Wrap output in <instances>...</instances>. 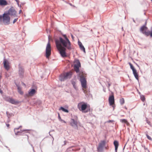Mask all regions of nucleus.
I'll list each match as a JSON object with an SVG mask.
<instances>
[{
	"mask_svg": "<svg viewBox=\"0 0 152 152\" xmlns=\"http://www.w3.org/2000/svg\"><path fill=\"white\" fill-rule=\"evenodd\" d=\"M112 122V121H111V120H109V121H107V122H108V123H109V122Z\"/></svg>",
	"mask_w": 152,
	"mask_h": 152,
	"instance_id": "e433bc0d",
	"label": "nucleus"
},
{
	"mask_svg": "<svg viewBox=\"0 0 152 152\" xmlns=\"http://www.w3.org/2000/svg\"><path fill=\"white\" fill-rule=\"evenodd\" d=\"M88 106L87 104L83 102H81L79 103L77 105V107L79 110L83 113L88 112Z\"/></svg>",
	"mask_w": 152,
	"mask_h": 152,
	"instance_id": "20e7f679",
	"label": "nucleus"
},
{
	"mask_svg": "<svg viewBox=\"0 0 152 152\" xmlns=\"http://www.w3.org/2000/svg\"><path fill=\"white\" fill-rule=\"evenodd\" d=\"M120 121L122 123H125L127 125H129V123L126 119H121L120 120Z\"/></svg>",
	"mask_w": 152,
	"mask_h": 152,
	"instance_id": "412c9836",
	"label": "nucleus"
},
{
	"mask_svg": "<svg viewBox=\"0 0 152 152\" xmlns=\"http://www.w3.org/2000/svg\"><path fill=\"white\" fill-rule=\"evenodd\" d=\"M109 101L110 105H112L113 107L114 108V106L113 104L114 103V98L113 95L110 96L109 98Z\"/></svg>",
	"mask_w": 152,
	"mask_h": 152,
	"instance_id": "9d476101",
	"label": "nucleus"
},
{
	"mask_svg": "<svg viewBox=\"0 0 152 152\" xmlns=\"http://www.w3.org/2000/svg\"><path fill=\"white\" fill-rule=\"evenodd\" d=\"M8 3L5 0H0V6L4 7Z\"/></svg>",
	"mask_w": 152,
	"mask_h": 152,
	"instance_id": "a211bd4d",
	"label": "nucleus"
},
{
	"mask_svg": "<svg viewBox=\"0 0 152 152\" xmlns=\"http://www.w3.org/2000/svg\"><path fill=\"white\" fill-rule=\"evenodd\" d=\"M18 92L21 94H23V92L21 91V88L19 86H18Z\"/></svg>",
	"mask_w": 152,
	"mask_h": 152,
	"instance_id": "b1692460",
	"label": "nucleus"
},
{
	"mask_svg": "<svg viewBox=\"0 0 152 152\" xmlns=\"http://www.w3.org/2000/svg\"><path fill=\"white\" fill-rule=\"evenodd\" d=\"M150 36L151 37H152V31L151 32V33L150 32Z\"/></svg>",
	"mask_w": 152,
	"mask_h": 152,
	"instance_id": "473e14b6",
	"label": "nucleus"
},
{
	"mask_svg": "<svg viewBox=\"0 0 152 152\" xmlns=\"http://www.w3.org/2000/svg\"><path fill=\"white\" fill-rule=\"evenodd\" d=\"M120 104L121 105H122L124 103V100L123 98H122L120 99Z\"/></svg>",
	"mask_w": 152,
	"mask_h": 152,
	"instance_id": "393cba45",
	"label": "nucleus"
},
{
	"mask_svg": "<svg viewBox=\"0 0 152 152\" xmlns=\"http://www.w3.org/2000/svg\"><path fill=\"white\" fill-rule=\"evenodd\" d=\"M1 78V76L0 75V79Z\"/></svg>",
	"mask_w": 152,
	"mask_h": 152,
	"instance_id": "37998d69",
	"label": "nucleus"
},
{
	"mask_svg": "<svg viewBox=\"0 0 152 152\" xmlns=\"http://www.w3.org/2000/svg\"><path fill=\"white\" fill-rule=\"evenodd\" d=\"M7 13L9 15H10L11 16L14 17H17V12L13 7H12L9 9Z\"/></svg>",
	"mask_w": 152,
	"mask_h": 152,
	"instance_id": "1a4fd4ad",
	"label": "nucleus"
},
{
	"mask_svg": "<svg viewBox=\"0 0 152 152\" xmlns=\"http://www.w3.org/2000/svg\"><path fill=\"white\" fill-rule=\"evenodd\" d=\"M81 66V65L79 61L76 60L74 62V68L75 71L77 73L78 76L80 77V81L82 87L84 89L86 88V81L83 72H80L79 68Z\"/></svg>",
	"mask_w": 152,
	"mask_h": 152,
	"instance_id": "f03ea898",
	"label": "nucleus"
},
{
	"mask_svg": "<svg viewBox=\"0 0 152 152\" xmlns=\"http://www.w3.org/2000/svg\"><path fill=\"white\" fill-rule=\"evenodd\" d=\"M146 22H145V24L146 25Z\"/></svg>",
	"mask_w": 152,
	"mask_h": 152,
	"instance_id": "49530a36",
	"label": "nucleus"
},
{
	"mask_svg": "<svg viewBox=\"0 0 152 152\" xmlns=\"http://www.w3.org/2000/svg\"><path fill=\"white\" fill-rule=\"evenodd\" d=\"M58 118L60 121H62V119L61 118L59 113L58 114Z\"/></svg>",
	"mask_w": 152,
	"mask_h": 152,
	"instance_id": "c85d7f7f",
	"label": "nucleus"
},
{
	"mask_svg": "<svg viewBox=\"0 0 152 152\" xmlns=\"http://www.w3.org/2000/svg\"><path fill=\"white\" fill-rule=\"evenodd\" d=\"M0 93L1 94H2L3 93L2 91L0 89Z\"/></svg>",
	"mask_w": 152,
	"mask_h": 152,
	"instance_id": "72a5a7b5",
	"label": "nucleus"
},
{
	"mask_svg": "<svg viewBox=\"0 0 152 152\" xmlns=\"http://www.w3.org/2000/svg\"><path fill=\"white\" fill-rule=\"evenodd\" d=\"M36 93V91L34 89H33L30 90L28 93L26 94L27 97L31 96H33Z\"/></svg>",
	"mask_w": 152,
	"mask_h": 152,
	"instance_id": "9b49d317",
	"label": "nucleus"
},
{
	"mask_svg": "<svg viewBox=\"0 0 152 152\" xmlns=\"http://www.w3.org/2000/svg\"><path fill=\"white\" fill-rule=\"evenodd\" d=\"M51 53V47L49 42V40L46 49V56L48 58L50 56Z\"/></svg>",
	"mask_w": 152,
	"mask_h": 152,
	"instance_id": "0eeeda50",
	"label": "nucleus"
},
{
	"mask_svg": "<svg viewBox=\"0 0 152 152\" xmlns=\"http://www.w3.org/2000/svg\"><path fill=\"white\" fill-rule=\"evenodd\" d=\"M129 64L130 66L131 69L132 70V71L135 69L134 68V66H133L130 63H129Z\"/></svg>",
	"mask_w": 152,
	"mask_h": 152,
	"instance_id": "a878e982",
	"label": "nucleus"
},
{
	"mask_svg": "<svg viewBox=\"0 0 152 152\" xmlns=\"http://www.w3.org/2000/svg\"><path fill=\"white\" fill-rule=\"evenodd\" d=\"M146 136L148 139L151 140H152V138L149 135H148L147 134H146Z\"/></svg>",
	"mask_w": 152,
	"mask_h": 152,
	"instance_id": "cd10ccee",
	"label": "nucleus"
},
{
	"mask_svg": "<svg viewBox=\"0 0 152 152\" xmlns=\"http://www.w3.org/2000/svg\"><path fill=\"white\" fill-rule=\"evenodd\" d=\"M7 100L10 103L14 104H16L19 103V102L18 101L12 98H8Z\"/></svg>",
	"mask_w": 152,
	"mask_h": 152,
	"instance_id": "4468645a",
	"label": "nucleus"
},
{
	"mask_svg": "<svg viewBox=\"0 0 152 152\" xmlns=\"http://www.w3.org/2000/svg\"><path fill=\"white\" fill-rule=\"evenodd\" d=\"M108 87H110V84L109 83H108Z\"/></svg>",
	"mask_w": 152,
	"mask_h": 152,
	"instance_id": "4c0bfd02",
	"label": "nucleus"
},
{
	"mask_svg": "<svg viewBox=\"0 0 152 152\" xmlns=\"http://www.w3.org/2000/svg\"><path fill=\"white\" fill-rule=\"evenodd\" d=\"M59 110H61L63 111H64L65 112H66V113H68L69 112V111L65 109V108H63V107H60V108L59 109Z\"/></svg>",
	"mask_w": 152,
	"mask_h": 152,
	"instance_id": "5701e85b",
	"label": "nucleus"
},
{
	"mask_svg": "<svg viewBox=\"0 0 152 152\" xmlns=\"http://www.w3.org/2000/svg\"><path fill=\"white\" fill-rule=\"evenodd\" d=\"M4 65L5 69L7 70H8L10 68L9 64L8 61L4 59Z\"/></svg>",
	"mask_w": 152,
	"mask_h": 152,
	"instance_id": "2eb2a0df",
	"label": "nucleus"
},
{
	"mask_svg": "<svg viewBox=\"0 0 152 152\" xmlns=\"http://www.w3.org/2000/svg\"><path fill=\"white\" fill-rule=\"evenodd\" d=\"M140 98L141 99V100L142 101H144L145 99V97H144V96L143 95H141L140 96Z\"/></svg>",
	"mask_w": 152,
	"mask_h": 152,
	"instance_id": "bb28decb",
	"label": "nucleus"
},
{
	"mask_svg": "<svg viewBox=\"0 0 152 152\" xmlns=\"http://www.w3.org/2000/svg\"><path fill=\"white\" fill-rule=\"evenodd\" d=\"M21 11H21V10H20V11H19V14H20V13H21Z\"/></svg>",
	"mask_w": 152,
	"mask_h": 152,
	"instance_id": "58836bf2",
	"label": "nucleus"
},
{
	"mask_svg": "<svg viewBox=\"0 0 152 152\" xmlns=\"http://www.w3.org/2000/svg\"><path fill=\"white\" fill-rule=\"evenodd\" d=\"M7 127H9V124H7Z\"/></svg>",
	"mask_w": 152,
	"mask_h": 152,
	"instance_id": "ea45409f",
	"label": "nucleus"
},
{
	"mask_svg": "<svg viewBox=\"0 0 152 152\" xmlns=\"http://www.w3.org/2000/svg\"><path fill=\"white\" fill-rule=\"evenodd\" d=\"M66 144V141H64V145H65Z\"/></svg>",
	"mask_w": 152,
	"mask_h": 152,
	"instance_id": "79ce46f5",
	"label": "nucleus"
},
{
	"mask_svg": "<svg viewBox=\"0 0 152 152\" xmlns=\"http://www.w3.org/2000/svg\"><path fill=\"white\" fill-rule=\"evenodd\" d=\"M83 91L84 93H86V90H84L83 89Z\"/></svg>",
	"mask_w": 152,
	"mask_h": 152,
	"instance_id": "c9c22d12",
	"label": "nucleus"
},
{
	"mask_svg": "<svg viewBox=\"0 0 152 152\" xmlns=\"http://www.w3.org/2000/svg\"><path fill=\"white\" fill-rule=\"evenodd\" d=\"M17 20H18V18L15 19L13 21V23H14L15 22H16L17 21Z\"/></svg>",
	"mask_w": 152,
	"mask_h": 152,
	"instance_id": "c756f323",
	"label": "nucleus"
},
{
	"mask_svg": "<svg viewBox=\"0 0 152 152\" xmlns=\"http://www.w3.org/2000/svg\"><path fill=\"white\" fill-rule=\"evenodd\" d=\"M133 74L136 78V79L138 80H139V77L138 75L137 72L136 70L135 69L132 71Z\"/></svg>",
	"mask_w": 152,
	"mask_h": 152,
	"instance_id": "6ab92c4d",
	"label": "nucleus"
},
{
	"mask_svg": "<svg viewBox=\"0 0 152 152\" xmlns=\"http://www.w3.org/2000/svg\"><path fill=\"white\" fill-rule=\"evenodd\" d=\"M63 38L60 37L59 39L56 40L55 42L56 47L61 56L63 57L66 56L65 52L66 48L70 49L71 43L69 39L65 34L63 35Z\"/></svg>",
	"mask_w": 152,
	"mask_h": 152,
	"instance_id": "f257e3e1",
	"label": "nucleus"
},
{
	"mask_svg": "<svg viewBox=\"0 0 152 152\" xmlns=\"http://www.w3.org/2000/svg\"><path fill=\"white\" fill-rule=\"evenodd\" d=\"M105 149H107V148L106 147H105Z\"/></svg>",
	"mask_w": 152,
	"mask_h": 152,
	"instance_id": "c03bdc74",
	"label": "nucleus"
},
{
	"mask_svg": "<svg viewBox=\"0 0 152 152\" xmlns=\"http://www.w3.org/2000/svg\"><path fill=\"white\" fill-rule=\"evenodd\" d=\"M148 28L144 25L142 26L140 28V31L142 34L146 36H148L150 34V31L148 30Z\"/></svg>",
	"mask_w": 152,
	"mask_h": 152,
	"instance_id": "423d86ee",
	"label": "nucleus"
},
{
	"mask_svg": "<svg viewBox=\"0 0 152 152\" xmlns=\"http://www.w3.org/2000/svg\"><path fill=\"white\" fill-rule=\"evenodd\" d=\"M10 18L8 13L5 12L2 15H0V24L3 22L5 25H8L10 23Z\"/></svg>",
	"mask_w": 152,
	"mask_h": 152,
	"instance_id": "7ed1b4c3",
	"label": "nucleus"
},
{
	"mask_svg": "<svg viewBox=\"0 0 152 152\" xmlns=\"http://www.w3.org/2000/svg\"><path fill=\"white\" fill-rule=\"evenodd\" d=\"M114 145L115 147V152H117L119 143L118 141L115 140L114 142Z\"/></svg>",
	"mask_w": 152,
	"mask_h": 152,
	"instance_id": "aec40b11",
	"label": "nucleus"
},
{
	"mask_svg": "<svg viewBox=\"0 0 152 152\" xmlns=\"http://www.w3.org/2000/svg\"><path fill=\"white\" fill-rule=\"evenodd\" d=\"M70 124L73 127L77 128V122L73 119H71L70 121Z\"/></svg>",
	"mask_w": 152,
	"mask_h": 152,
	"instance_id": "f8f14e48",
	"label": "nucleus"
},
{
	"mask_svg": "<svg viewBox=\"0 0 152 152\" xmlns=\"http://www.w3.org/2000/svg\"><path fill=\"white\" fill-rule=\"evenodd\" d=\"M18 129L17 128H15L14 129V132H15V134L16 135H20V133H22L23 132L25 131H27L29 130H20V131H18L17 130Z\"/></svg>",
	"mask_w": 152,
	"mask_h": 152,
	"instance_id": "ddd939ff",
	"label": "nucleus"
},
{
	"mask_svg": "<svg viewBox=\"0 0 152 152\" xmlns=\"http://www.w3.org/2000/svg\"><path fill=\"white\" fill-rule=\"evenodd\" d=\"M106 141L105 140H102L99 143L97 149L98 151L102 152L103 151V148L105 146Z\"/></svg>",
	"mask_w": 152,
	"mask_h": 152,
	"instance_id": "6e6552de",
	"label": "nucleus"
},
{
	"mask_svg": "<svg viewBox=\"0 0 152 152\" xmlns=\"http://www.w3.org/2000/svg\"><path fill=\"white\" fill-rule=\"evenodd\" d=\"M72 83L74 88L75 90H77V88L76 85V81H75L73 80L72 81Z\"/></svg>",
	"mask_w": 152,
	"mask_h": 152,
	"instance_id": "4be33fe9",
	"label": "nucleus"
},
{
	"mask_svg": "<svg viewBox=\"0 0 152 152\" xmlns=\"http://www.w3.org/2000/svg\"><path fill=\"white\" fill-rule=\"evenodd\" d=\"M23 85H25V84H24V83H23Z\"/></svg>",
	"mask_w": 152,
	"mask_h": 152,
	"instance_id": "a18cd8bd",
	"label": "nucleus"
},
{
	"mask_svg": "<svg viewBox=\"0 0 152 152\" xmlns=\"http://www.w3.org/2000/svg\"><path fill=\"white\" fill-rule=\"evenodd\" d=\"M71 37H72V38L73 39V36L72 35H71Z\"/></svg>",
	"mask_w": 152,
	"mask_h": 152,
	"instance_id": "a19ab883",
	"label": "nucleus"
},
{
	"mask_svg": "<svg viewBox=\"0 0 152 152\" xmlns=\"http://www.w3.org/2000/svg\"><path fill=\"white\" fill-rule=\"evenodd\" d=\"M78 45L79 46L80 49L83 50L85 53H86L85 49L82 43L80 41H78Z\"/></svg>",
	"mask_w": 152,
	"mask_h": 152,
	"instance_id": "f3484780",
	"label": "nucleus"
},
{
	"mask_svg": "<svg viewBox=\"0 0 152 152\" xmlns=\"http://www.w3.org/2000/svg\"><path fill=\"white\" fill-rule=\"evenodd\" d=\"M72 73L71 72H69L61 75L59 77V80L61 81H64L66 79L70 78L72 76Z\"/></svg>",
	"mask_w": 152,
	"mask_h": 152,
	"instance_id": "39448f33",
	"label": "nucleus"
},
{
	"mask_svg": "<svg viewBox=\"0 0 152 152\" xmlns=\"http://www.w3.org/2000/svg\"><path fill=\"white\" fill-rule=\"evenodd\" d=\"M21 127H22L21 126H19V127H18V128H17L18 129H19V128H21Z\"/></svg>",
	"mask_w": 152,
	"mask_h": 152,
	"instance_id": "f704fd0d",
	"label": "nucleus"
},
{
	"mask_svg": "<svg viewBox=\"0 0 152 152\" xmlns=\"http://www.w3.org/2000/svg\"><path fill=\"white\" fill-rule=\"evenodd\" d=\"M16 1V2L17 3V4L19 5V0H15Z\"/></svg>",
	"mask_w": 152,
	"mask_h": 152,
	"instance_id": "7c9ffc66",
	"label": "nucleus"
},
{
	"mask_svg": "<svg viewBox=\"0 0 152 152\" xmlns=\"http://www.w3.org/2000/svg\"><path fill=\"white\" fill-rule=\"evenodd\" d=\"M24 73V70L23 67L20 66L19 68V74L20 76L22 77Z\"/></svg>",
	"mask_w": 152,
	"mask_h": 152,
	"instance_id": "dca6fc26",
	"label": "nucleus"
},
{
	"mask_svg": "<svg viewBox=\"0 0 152 152\" xmlns=\"http://www.w3.org/2000/svg\"><path fill=\"white\" fill-rule=\"evenodd\" d=\"M61 121L62 122H64V123H66V122L64 121L62 119V121Z\"/></svg>",
	"mask_w": 152,
	"mask_h": 152,
	"instance_id": "2f4dec72",
	"label": "nucleus"
}]
</instances>
